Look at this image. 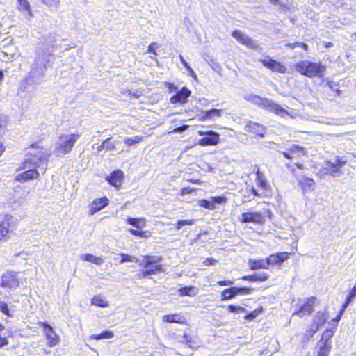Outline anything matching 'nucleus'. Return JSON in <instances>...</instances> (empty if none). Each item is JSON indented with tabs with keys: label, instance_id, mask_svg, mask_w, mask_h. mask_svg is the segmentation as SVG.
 Masks as SVG:
<instances>
[{
	"label": "nucleus",
	"instance_id": "f257e3e1",
	"mask_svg": "<svg viewBox=\"0 0 356 356\" xmlns=\"http://www.w3.org/2000/svg\"><path fill=\"white\" fill-rule=\"evenodd\" d=\"M33 152L27 153V158L24 159L19 167L16 169L17 174L14 178L15 181L25 183L34 179H38L40 173L38 168L40 163H47L49 159L50 154L46 152L45 148L38 144V142H33L29 145Z\"/></svg>",
	"mask_w": 356,
	"mask_h": 356
},
{
	"label": "nucleus",
	"instance_id": "f03ea898",
	"mask_svg": "<svg viewBox=\"0 0 356 356\" xmlns=\"http://www.w3.org/2000/svg\"><path fill=\"white\" fill-rule=\"evenodd\" d=\"M161 259V257L155 258L152 255H144L143 261L140 264L143 268L138 275L140 279L147 278L162 272L163 269L162 265L159 264Z\"/></svg>",
	"mask_w": 356,
	"mask_h": 356
},
{
	"label": "nucleus",
	"instance_id": "7ed1b4c3",
	"mask_svg": "<svg viewBox=\"0 0 356 356\" xmlns=\"http://www.w3.org/2000/svg\"><path fill=\"white\" fill-rule=\"evenodd\" d=\"M81 136L80 133L61 134L59 136V143L55 148L56 156L60 157L70 154Z\"/></svg>",
	"mask_w": 356,
	"mask_h": 356
},
{
	"label": "nucleus",
	"instance_id": "20e7f679",
	"mask_svg": "<svg viewBox=\"0 0 356 356\" xmlns=\"http://www.w3.org/2000/svg\"><path fill=\"white\" fill-rule=\"evenodd\" d=\"M294 67L301 74L308 77L321 76L324 71V67L320 63L307 60L296 63Z\"/></svg>",
	"mask_w": 356,
	"mask_h": 356
},
{
	"label": "nucleus",
	"instance_id": "39448f33",
	"mask_svg": "<svg viewBox=\"0 0 356 356\" xmlns=\"http://www.w3.org/2000/svg\"><path fill=\"white\" fill-rule=\"evenodd\" d=\"M248 99L252 101L254 104L261 106L281 117L284 118L286 115H289V113L285 109L268 99L262 98L257 95H252Z\"/></svg>",
	"mask_w": 356,
	"mask_h": 356
},
{
	"label": "nucleus",
	"instance_id": "423d86ee",
	"mask_svg": "<svg viewBox=\"0 0 356 356\" xmlns=\"http://www.w3.org/2000/svg\"><path fill=\"white\" fill-rule=\"evenodd\" d=\"M346 161L341 158L336 157L334 161H325L320 170L323 174H329L335 177L341 174L340 169L346 164Z\"/></svg>",
	"mask_w": 356,
	"mask_h": 356
},
{
	"label": "nucleus",
	"instance_id": "0eeeda50",
	"mask_svg": "<svg viewBox=\"0 0 356 356\" xmlns=\"http://www.w3.org/2000/svg\"><path fill=\"white\" fill-rule=\"evenodd\" d=\"M39 327L42 328L44 334L47 340V345L49 347L57 346L60 341V337L56 333L54 328L45 322H38Z\"/></svg>",
	"mask_w": 356,
	"mask_h": 356
},
{
	"label": "nucleus",
	"instance_id": "6e6552de",
	"mask_svg": "<svg viewBox=\"0 0 356 356\" xmlns=\"http://www.w3.org/2000/svg\"><path fill=\"white\" fill-rule=\"evenodd\" d=\"M19 284L17 273L8 270L1 276L0 286L4 288H15Z\"/></svg>",
	"mask_w": 356,
	"mask_h": 356
},
{
	"label": "nucleus",
	"instance_id": "1a4fd4ad",
	"mask_svg": "<svg viewBox=\"0 0 356 356\" xmlns=\"http://www.w3.org/2000/svg\"><path fill=\"white\" fill-rule=\"evenodd\" d=\"M12 218L10 215L6 214L0 220V241H7L10 238Z\"/></svg>",
	"mask_w": 356,
	"mask_h": 356
},
{
	"label": "nucleus",
	"instance_id": "9d476101",
	"mask_svg": "<svg viewBox=\"0 0 356 356\" xmlns=\"http://www.w3.org/2000/svg\"><path fill=\"white\" fill-rule=\"evenodd\" d=\"M191 95V91L187 87L184 86L175 95L170 97V102L175 105H184L188 102V97Z\"/></svg>",
	"mask_w": 356,
	"mask_h": 356
},
{
	"label": "nucleus",
	"instance_id": "9b49d317",
	"mask_svg": "<svg viewBox=\"0 0 356 356\" xmlns=\"http://www.w3.org/2000/svg\"><path fill=\"white\" fill-rule=\"evenodd\" d=\"M334 334V330L333 329H327L323 332L321 339L317 343V346L318 347L319 350H324L326 354H329L331 349L330 339L333 337Z\"/></svg>",
	"mask_w": 356,
	"mask_h": 356
},
{
	"label": "nucleus",
	"instance_id": "f8f14e48",
	"mask_svg": "<svg viewBox=\"0 0 356 356\" xmlns=\"http://www.w3.org/2000/svg\"><path fill=\"white\" fill-rule=\"evenodd\" d=\"M241 221L244 223L263 224L265 222V216L261 212L250 211L241 215Z\"/></svg>",
	"mask_w": 356,
	"mask_h": 356
},
{
	"label": "nucleus",
	"instance_id": "ddd939ff",
	"mask_svg": "<svg viewBox=\"0 0 356 356\" xmlns=\"http://www.w3.org/2000/svg\"><path fill=\"white\" fill-rule=\"evenodd\" d=\"M106 179L111 186L118 190L124 182V172L120 169L115 170L107 176Z\"/></svg>",
	"mask_w": 356,
	"mask_h": 356
},
{
	"label": "nucleus",
	"instance_id": "4468645a",
	"mask_svg": "<svg viewBox=\"0 0 356 356\" xmlns=\"http://www.w3.org/2000/svg\"><path fill=\"white\" fill-rule=\"evenodd\" d=\"M198 134L200 136H204V137L200 138L199 140V144L202 146L213 145L217 144L219 140L218 134L213 131H209L207 133L199 131Z\"/></svg>",
	"mask_w": 356,
	"mask_h": 356
},
{
	"label": "nucleus",
	"instance_id": "2eb2a0df",
	"mask_svg": "<svg viewBox=\"0 0 356 356\" xmlns=\"http://www.w3.org/2000/svg\"><path fill=\"white\" fill-rule=\"evenodd\" d=\"M253 289L248 287H232L224 289V300L230 299L236 295H248L252 293Z\"/></svg>",
	"mask_w": 356,
	"mask_h": 356
},
{
	"label": "nucleus",
	"instance_id": "dca6fc26",
	"mask_svg": "<svg viewBox=\"0 0 356 356\" xmlns=\"http://www.w3.org/2000/svg\"><path fill=\"white\" fill-rule=\"evenodd\" d=\"M109 204V200L104 196L101 198L94 199L90 206L89 214L94 215L99 211L102 210Z\"/></svg>",
	"mask_w": 356,
	"mask_h": 356
},
{
	"label": "nucleus",
	"instance_id": "f3484780",
	"mask_svg": "<svg viewBox=\"0 0 356 356\" xmlns=\"http://www.w3.org/2000/svg\"><path fill=\"white\" fill-rule=\"evenodd\" d=\"M232 36L240 43L250 48H255L257 47V43L255 40L251 39L240 31H233Z\"/></svg>",
	"mask_w": 356,
	"mask_h": 356
},
{
	"label": "nucleus",
	"instance_id": "a211bd4d",
	"mask_svg": "<svg viewBox=\"0 0 356 356\" xmlns=\"http://www.w3.org/2000/svg\"><path fill=\"white\" fill-rule=\"evenodd\" d=\"M222 203V196L212 197L210 200L200 199L198 200L200 207L209 210L214 209L217 205H220Z\"/></svg>",
	"mask_w": 356,
	"mask_h": 356
},
{
	"label": "nucleus",
	"instance_id": "6ab92c4d",
	"mask_svg": "<svg viewBox=\"0 0 356 356\" xmlns=\"http://www.w3.org/2000/svg\"><path fill=\"white\" fill-rule=\"evenodd\" d=\"M261 62L264 66L269 68L273 72H277L281 74H285L286 72V67L275 60L266 58L261 60Z\"/></svg>",
	"mask_w": 356,
	"mask_h": 356
},
{
	"label": "nucleus",
	"instance_id": "aec40b11",
	"mask_svg": "<svg viewBox=\"0 0 356 356\" xmlns=\"http://www.w3.org/2000/svg\"><path fill=\"white\" fill-rule=\"evenodd\" d=\"M280 153L288 159H294L304 156L305 151L302 147L293 145L286 152H280Z\"/></svg>",
	"mask_w": 356,
	"mask_h": 356
},
{
	"label": "nucleus",
	"instance_id": "412c9836",
	"mask_svg": "<svg viewBox=\"0 0 356 356\" xmlns=\"http://www.w3.org/2000/svg\"><path fill=\"white\" fill-rule=\"evenodd\" d=\"M315 301L316 298L314 297L307 299L306 302L300 307V309L293 314V315L302 317L306 314H310L312 312Z\"/></svg>",
	"mask_w": 356,
	"mask_h": 356
},
{
	"label": "nucleus",
	"instance_id": "4be33fe9",
	"mask_svg": "<svg viewBox=\"0 0 356 356\" xmlns=\"http://www.w3.org/2000/svg\"><path fill=\"white\" fill-rule=\"evenodd\" d=\"M298 181L304 193L312 192L315 189L316 184L314 181L309 177L305 176L300 177L298 179Z\"/></svg>",
	"mask_w": 356,
	"mask_h": 356
},
{
	"label": "nucleus",
	"instance_id": "5701e85b",
	"mask_svg": "<svg viewBox=\"0 0 356 356\" xmlns=\"http://www.w3.org/2000/svg\"><path fill=\"white\" fill-rule=\"evenodd\" d=\"M244 130L245 132L254 134L261 138H263L265 134V128L260 124L253 122H248Z\"/></svg>",
	"mask_w": 356,
	"mask_h": 356
},
{
	"label": "nucleus",
	"instance_id": "b1692460",
	"mask_svg": "<svg viewBox=\"0 0 356 356\" xmlns=\"http://www.w3.org/2000/svg\"><path fill=\"white\" fill-rule=\"evenodd\" d=\"M163 321L169 323L186 324L187 321L181 313L169 314L163 316Z\"/></svg>",
	"mask_w": 356,
	"mask_h": 356
},
{
	"label": "nucleus",
	"instance_id": "393cba45",
	"mask_svg": "<svg viewBox=\"0 0 356 356\" xmlns=\"http://www.w3.org/2000/svg\"><path fill=\"white\" fill-rule=\"evenodd\" d=\"M327 315L325 312H318L314 318V325L312 328V332L309 334L312 337L316 333L319 327L323 325L327 319Z\"/></svg>",
	"mask_w": 356,
	"mask_h": 356
},
{
	"label": "nucleus",
	"instance_id": "a878e982",
	"mask_svg": "<svg viewBox=\"0 0 356 356\" xmlns=\"http://www.w3.org/2000/svg\"><path fill=\"white\" fill-rule=\"evenodd\" d=\"M289 258L287 252H280L270 254L266 258L268 266L270 265L281 264Z\"/></svg>",
	"mask_w": 356,
	"mask_h": 356
},
{
	"label": "nucleus",
	"instance_id": "bb28decb",
	"mask_svg": "<svg viewBox=\"0 0 356 356\" xmlns=\"http://www.w3.org/2000/svg\"><path fill=\"white\" fill-rule=\"evenodd\" d=\"M17 9L29 17L33 16L32 9L28 0H17Z\"/></svg>",
	"mask_w": 356,
	"mask_h": 356
},
{
	"label": "nucleus",
	"instance_id": "cd10ccee",
	"mask_svg": "<svg viewBox=\"0 0 356 356\" xmlns=\"http://www.w3.org/2000/svg\"><path fill=\"white\" fill-rule=\"evenodd\" d=\"M250 269L254 270L259 268L268 269L267 259H250L248 261Z\"/></svg>",
	"mask_w": 356,
	"mask_h": 356
},
{
	"label": "nucleus",
	"instance_id": "c85d7f7f",
	"mask_svg": "<svg viewBox=\"0 0 356 356\" xmlns=\"http://www.w3.org/2000/svg\"><path fill=\"white\" fill-rule=\"evenodd\" d=\"M268 277H269V275L267 273H266L264 272H261V273H255L253 275L244 276L242 277V280H248V281H250V282H257V281L264 282V281H266L268 279Z\"/></svg>",
	"mask_w": 356,
	"mask_h": 356
},
{
	"label": "nucleus",
	"instance_id": "c756f323",
	"mask_svg": "<svg viewBox=\"0 0 356 356\" xmlns=\"http://www.w3.org/2000/svg\"><path fill=\"white\" fill-rule=\"evenodd\" d=\"M126 222L137 229L146 226V219L145 218L129 217L127 218Z\"/></svg>",
	"mask_w": 356,
	"mask_h": 356
},
{
	"label": "nucleus",
	"instance_id": "7c9ffc66",
	"mask_svg": "<svg viewBox=\"0 0 356 356\" xmlns=\"http://www.w3.org/2000/svg\"><path fill=\"white\" fill-rule=\"evenodd\" d=\"M91 304L99 307H106L108 302L101 295L94 296L91 299Z\"/></svg>",
	"mask_w": 356,
	"mask_h": 356
},
{
	"label": "nucleus",
	"instance_id": "2f4dec72",
	"mask_svg": "<svg viewBox=\"0 0 356 356\" xmlns=\"http://www.w3.org/2000/svg\"><path fill=\"white\" fill-rule=\"evenodd\" d=\"M111 139L112 138L110 137L103 141L98 147V152H101L102 149H105L106 151L115 150L116 149V142L111 141Z\"/></svg>",
	"mask_w": 356,
	"mask_h": 356
},
{
	"label": "nucleus",
	"instance_id": "473e14b6",
	"mask_svg": "<svg viewBox=\"0 0 356 356\" xmlns=\"http://www.w3.org/2000/svg\"><path fill=\"white\" fill-rule=\"evenodd\" d=\"M256 175V183L257 186L260 187L263 190H266L268 188V183L265 179L264 174L261 172L258 169L257 170Z\"/></svg>",
	"mask_w": 356,
	"mask_h": 356
},
{
	"label": "nucleus",
	"instance_id": "72a5a7b5",
	"mask_svg": "<svg viewBox=\"0 0 356 356\" xmlns=\"http://www.w3.org/2000/svg\"><path fill=\"white\" fill-rule=\"evenodd\" d=\"M128 232L135 236H138L140 238H149L151 236V232L148 230H138L129 229Z\"/></svg>",
	"mask_w": 356,
	"mask_h": 356
},
{
	"label": "nucleus",
	"instance_id": "f704fd0d",
	"mask_svg": "<svg viewBox=\"0 0 356 356\" xmlns=\"http://www.w3.org/2000/svg\"><path fill=\"white\" fill-rule=\"evenodd\" d=\"M83 259L85 261L91 262V263L97 264V265H99L103 262L102 257H97L90 253H86V254H83Z\"/></svg>",
	"mask_w": 356,
	"mask_h": 356
},
{
	"label": "nucleus",
	"instance_id": "c9c22d12",
	"mask_svg": "<svg viewBox=\"0 0 356 356\" xmlns=\"http://www.w3.org/2000/svg\"><path fill=\"white\" fill-rule=\"evenodd\" d=\"M195 289V287L194 286H183L178 289V292L181 296H193L195 295V293H192V291Z\"/></svg>",
	"mask_w": 356,
	"mask_h": 356
},
{
	"label": "nucleus",
	"instance_id": "e433bc0d",
	"mask_svg": "<svg viewBox=\"0 0 356 356\" xmlns=\"http://www.w3.org/2000/svg\"><path fill=\"white\" fill-rule=\"evenodd\" d=\"M144 138L143 136H135L134 137H129L127 138L124 140V144L127 146H131L133 145L139 143L142 141H143Z\"/></svg>",
	"mask_w": 356,
	"mask_h": 356
},
{
	"label": "nucleus",
	"instance_id": "4c0bfd02",
	"mask_svg": "<svg viewBox=\"0 0 356 356\" xmlns=\"http://www.w3.org/2000/svg\"><path fill=\"white\" fill-rule=\"evenodd\" d=\"M215 116H220V111L218 109H211L209 111L204 112L201 118L204 120L211 119Z\"/></svg>",
	"mask_w": 356,
	"mask_h": 356
},
{
	"label": "nucleus",
	"instance_id": "58836bf2",
	"mask_svg": "<svg viewBox=\"0 0 356 356\" xmlns=\"http://www.w3.org/2000/svg\"><path fill=\"white\" fill-rule=\"evenodd\" d=\"M356 296V284L353 286V288L350 291L345 303L343 305V309L341 312H343V310L348 306V305L352 302V300L355 298Z\"/></svg>",
	"mask_w": 356,
	"mask_h": 356
},
{
	"label": "nucleus",
	"instance_id": "ea45409f",
	"mask_svg": "<svg viewBox=\"0 0 356 356\" xmlns=\"http://www.w3.org/2000/svg\"><path fill=\"white\" fill-rule=\"evenodd\" d=\"M0 311L2 314L8 317H10L12 315L10 314L8 305L6 302L1 301L0 299Z\"/></svg>",
	"mask_w": 356,
	"mask_h": 356
},
{
	"label": "nucleus",
	"instance_id": "a19ab883",
	"mask_svg": "<svg viewBox=\"0 0 356 356\" xmlns=\"http://www.w3.org/2000/svg\"><path fill=\"white\" fill-rule=\"evenodd\" d=\"M195 220L194 219H190V220H178L175 224V227L177 230L180 229L181 227L185 225H191L194 223Z\"/></svg>",
	"mask_w": 356,
	"mask_h": 356
},
{
	"label": "nucleus",
	"instance_id": "79ce46f5",
	"mask_svg": "<svg viewBox=\"0 0 356 356\" xmlns=\"http://www.w3.org/2000/svg\"><path fill=\"white\" fill-rule=\"evenodd\" d=\"M120 257H121L120 263L133 262V261H137V259H135L134 257H132L129 254H125V253H121Z\"/></svg>",
	"mask_w": 356,
	"mask_h": 356
},
{
	"label": "nucleus",
	"instance_id": "37998d69",
	"mask_svg": "<svg viewBox=\"0 0 356 356\" xmlns=\"http://www.w3.org/2000/svg\"><path fill=\"white\" fill-rule=\"evenodd\" d=\"M197 190V189L195 188H191L189 186H186V187H183L182 188L180 189L179 194V195L183 196V195H185L187 194H190V193L196 192Z\"/></svg>",
	"mask_w": 356,
	"mask_h": 356
},
{
	"label": "nucleus",
	"instance_id": "c03bdc74",
	"mask_svg": "<svg viewBox=\"0 0 356 356\" xmlns=\"http://www.w3.org/2000/svg\"><path fill=\"white\" fill-rule=\"evenodd\" d=\"M227 309L230 312L233 313H245L246 312L243 307L232 305H229Z\"/></svg>",
	"mask_w": 356,
	"mask_h": 356
},
{
	"label": "nucleus",
	"instance_id": "a18cd8bd",
	"mask_svg": "<svg viewBox=\"0 0 356 356\" xmlns=\"http://www.w3.org/2000/svg\"><path fill=\"white\" fill-rule=\"evenodd\" d=\"M43 3H44L47 6L56 7L59 4V0H41Z\"/></svg>",
	"mask_w": 356,
	"mask_h": 356
},
{
	"label": "nucleus",
	"instance_id": "49530a36",
	"mask_svg": "<svg viewBox=\"0 0 356 356\" xmlns=\"http://www.w3.org/2000/svg\"><path fill=\"white\" fill-rule=\"evenodd\" d=\"M164 85L167 88L169 92H172L177 90V86L173 83L165 81L164 82Z\"/></svg>",
	"mask_w": 356,
	"mask_h": 356
},
{
	"label": "nucleus",
	"instance_id": "de8ad7c7",
	"mask_svg": "<svg viewBox=\"0 0 356 356\" xmlns=\"http://www.w3.org/2000/svg\"><path fill=\"white\" fill-rule=\"evenodd\" d=\"M188 127H189V125L184 124L181 127L175 128L172 131H169L168 134H170L172 133H181V132H183V131H186V129H188Z\"/></svg>",
	"mask_w": 356,
	"mask_h": 356
},
{
	"label": "nucleus",
	"instance_id": "09e8293b",
	"mask_svg": "<svg viewBox=\"0 0 356 356\" xmlns=\"http://www.w3.org/2000/svg\"><path fill=\"white\" fill-rule=\"evenodd\" d=\"M158 44L155 42L151 43L147 47V52L153 54L154 56H157L156 48Z\"/></svg>",
	"mask_w": 356,
	"mask_h": 356
},
{
	"label": "nucleus",
	"instance_id": "8fccbe9b",
	"mask_svg": "<svg viewBox=\"0 0 356 356\" xmlns=\"http://www.w3.org/2000/svg\"><path fill=\"white\" fill-rule=\"evenodd\" d=\"M261 309L254 310V311L252 312L251 313L247 314L245 318L247 320L251 321V320L254 319L255 317H257L261 313Z\"/></svg>",
	"mask_w": 356,
	"mask_h": 356
},
{
	"label": "nucleus",
	"instance_id": "3c124183",
	"mask_svg": "<svg viewBox=\"0 0 356 356\" xmlns=\"http://www.w3.org/2000/svg\"><path fill=\"white\" fill-rule=\"evenodd\" d=\"M226 185L224 186V188H226L229 190H234L236 188V184L234 180H229V179H226Z\"/></svg>",
	"mask_w": 356,
	"mask_h": 356
},
{
	"label": "nucleus",
	"instance_id": "603ef678",
	"mask_svg": "<svg viewBox=\"0 0 356 356\" xmlns=\"http://www.w3.org/2000/svg\"><path fill=\"white\" fill-rule=\"evenodd\" d=\"M9 343L8 339L6 337L0 335V348L8 346Z\"/></svg>",
	"mask_w": 356,
	"mask_h": 356
},
{
	"label": "nucleus",
	"instance_id": "864d4df0",
	"mask_svg": "<svg viewBox=\"0 0 356 356\" xmlns=\"http://www.w3.org/2000/svg\"><path fill=\"white\" fill-rule=\"evenodd\" d=\"M217 262L213 258H207L204 260L203 264L204 266H210L215 264Z\"/></svg>",
	"mask_w": 356,
	"mask_h": 356
},
{
	"label": "nucleus",
	"instance_id": "5fc2aeb1",
	"mask_svg": "<svg viewBox=\"0 0 356 356\" xmlns=\"http://www.w3.org/2000/svg\"><path fill=\"white\" fill-rule=\"evenodd\" d=\"M179 58L181 61V63H182V65L189 71H191L193 72V70L191 69V67L189 66V65L188 64V63L185 60L184 58L183 57V56L181 55H179Z\"/></svg>",
	"mask_w": 356,
	"mask_h": 356
},
{
	"label": "nucleus",
	"instance_id": "6e6d98bb",
	"mask_svg": "<svg viewBox=\"0 0 356 356\" xmlns=\"http://www.w3.org/2000/svg\"><path fill=\"white\" fill-rule=\"evenodd\" d=\"M186 181L188 182V183H191V184H198V185H201L203 183V181L201 179H196V178L187 179Z\"/></svg>",
	"mask_w": 356,
	"mask_h": 356
},
{
	"label": "nucleus",
	"instance_id": "4d7b16f0",
	"mask_svg": "<svg viewBox=\"0 0 356 356\" xmlns=\"http://www.w3.org/2000/svg\"><path fill=\"white\" fill-rule=\"evenodd\" d=\"M100 334L102 338H111L113 336V332L108 330L102 332Z\"/></svg>",
	"mask_w": 356,
	"mask_h": 356
},
{
	"label": "nucleus",
	"instance_id": "13d9d810",
	"mask_svg": "<svg viewBox=\"0 0 356 356\" xmlns=\"http://www.w3.org/2000/svg\"><path fill=\"white\" fill-rule=\"evenodd\" d=\"M183 338L185 339L186 343H188L191 346V344L193 342L192 337L188 334H184L183 335Z\"/></svg>",
	"mask_w": 356,
	"mask_h": 356
},
{
	"label": "nucleus",
	"instance_id": "bf43d9fd",
	"mask_svg": "<svg viewBox=\"0 0 356 356\" xmlns=\"http://www.w3.org/2000/svg\"><path fill=\"white\" fill-rule=\"evenodd\" d=\"M286 46H287L288 47H289L291 49H294V48L298 47V42L288 43L286 44Z\"/></svg>",
	"mask_w": 356,
	"mask_h": 356
},
{
	"label": "nucleus",
	"instance_id": "052dcab7",
	"mask_svg": "<svg viewBox=\"0 0 356 356\" xmlns=\"http://www.w3.org/2000/svg\"><path fill=\"white\" fill-rule=\"evenodd\" d=\"M6 150V147L3 145V143H0V156L4 153Z\"/></svg>",
	"mask_w": 356,
	"mask_h": 356
},
{
	"label": "nucleus",
	"instance_id": "680f3d73",
	"mask_svg": "<svg viewBox=\"0 0 356 356\" xmlns=\"http://www.w3.org/2000/svg\"><path fill=\"white\" fill-rule=\"evenodd\" d=\"M298 47H301V48L304 49L305 50H307L308 48V46H307V44H306L305 43L298 42Z\"/></svg>",
	"mask_w": 356,
	"mask_h": 356
},
{
	"label": "nucleus",
	"instance_id": "e2e57ef3",
	"mask_svg": "<svg viewBox=\"0 0 356 356\" xmlns=\"http://www.w3.org/2000/svg\"><path fill=\"white\" fill-rule=\"evenodd\" d=\"M251 191L252 192L254 196H261V195L254 188L251 189Z\"/></svg>",
	"mask_w": 356,
	"mask_h": 356
},
{
	"label": "nucleus",
	"instance_id": "0e129e2a",
	"mask_svg": "<svg viewBox=\"0 0 356 356\" xmlns=\"http://www.w3.org/2000/svg\"><path fill=\"white\" fill-rule=\"evenodd\" d=\"M328 355L329 354H326V353L324 352V350L323 351L319 350L318 356H328Z\"/></svg>",
	"mask_w": 356,
	"mask_h": 356
},
{
	"label": "nucleus",
	"instance_id": "69168bd1",
	"mask_svg": "<svg viewBox=\"0 0 356 356\" xmlns=\"http://www.w3.org/2000/svg\"><path fill=\"white\" fill-rule=\"evenodd\" d=\"M225 131H226V132H229V134L230 136H231V133H234V131L232 129L224 128V134H225Z\"/></svg>",
	"mask_w": 356,
	"mask_h": 356
},
{
	"label": "nucleus",
	"instance_id": "338daca9",
	"mask_svg": "<svg viewBox=\"0 0 356 356\" xmlns=\"http://www.w3.org/2000/svg\"><path fill=\"white\" fill-rule=\"evenodd\" d=\"M5 330V325L3 323H0V332H2Z\"/></svg>",
	"mask_w": 356,
	"mask_h": 356
},
{
	"label": "nucleus",
	"instance_id": "774afa93",
	"mask_svg": "<svg viewBox=\"0 0 356 356\" xmlns=\"http://www.w3.org/2000/svg\"><path fill=\"white\" fill-rule=\"evenodd\" d=\"M93 338H94L95 339H97V340L102 339V336H101V334H97V335H95Z\"/></svg>",
	"mask_w": 356,
	"mask_h": 356
}]
</instances>
